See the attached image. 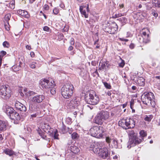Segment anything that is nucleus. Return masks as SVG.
Returning a JSON list of instances; mask_svg holds the SVG:
<instances>
[{"mask_svg": "<svg viewBox=\"0 0 160 160\" xmlns=\"http://www.w3.org/2000/svg\"><path fill=\"white\" fill-rule=\"evenodd\" d=\"M141 97V100L143 103L148 106H151L154 107L155 105V102L153 100L154 96L153 93L151 92H143Z\"/></svg>", "mask_w": 160, "mask_h": 160, "instance_id": "f257e3e1", "label": "nucleus"}, {"mask_svg": "<svg viewBox=\"0 0 160 160\" xmlns=\"http://www.w3.org/2000/svg\"><path fill=\"white\" fill-rule=\"evenodd\" d=\"M74 88L73 85L71 83L65 84L61 88L62 95L65 98H69L72 95Z\"/></svg>", "mask_w": 160, "mask_h": 160, "instance_id": "f03ea898", "label": "nucleus"}, {"mask_svg": "<svg viewBox=\"0 0 160 160\" xmlns=\"http://www.w3.org/2000/svg\"><path fill=\"white\" fill-rule=\"evenodd\" d=\"M85 99L87 103L92 105L97 104L99 101L98 96L93 91L90 92L88 94L85 95Z\"/></svg>", "mask_w": 160, "mask_h": 160, "instance_id": "7ed1b4c3", "label": "nucleus"}, {"mask_svg": "<svg viewBox=\"0 0 160 160\" xmlns=\"http://www.w3.org/2000/svg\"><path fill=\"white\" fill-rule=\"evenodd\" d=\"M118 125L123 129H127L133 128L135 126V122L133 119L127 118L120 120Z\"/></svg>", "mask_w": 160, "mask_h": 160, "instance_id": "20e7f679", "label": "nucleus"}, {"mask_svg": "<svg viewBox=\"0 0 160 160\" xmlns=\"http://www.w3.org/2000/svg\"><path fill=\"white\" fill-rule=\"evenodd\" d=\"M44 99V97L42 95H38L34 96L31 99V101L33 103H30L29 104V109L31 111H36L39 108L36 103L41 102Z\"/></svg>", "mask_w": 160, "mask_h": 160, "instance_id": "39448f33", "label": "nucleus"}, {"mask_svg": "<svg viewBox=\"0 0 160 160\" xmlns=\"http://www.w3.org/2000/svg\"><path fill=\"white\" fill-rule=\"evenodd\" d=\"M129 139L127 143V148L129 149L135 145L139 144L138 139L137 137V133L132 130L129 132Z\"/></svg>", "mask_w": 160, "mask_h": 160, "instance_id": "423d86ee", "label": "nucleus"}, {"mask_svg": "<svg viewBox=\"0 0 160 160\" xmlns=\"http://www.w3.org/2000/svg\"><path fill=\"white\" fill-rule=\"evenodd\" d=\"M91 135L97 138H100L103 135L104 130L102 127L99 126H94L90 130Z\"/></svg>", "mask_w": 160, "mask_h": 160, "instance_id": "0eeeda50", "label": "nucleus"}, {"mask_svg": "<svg viewBox=\"0 0 160 160\" xmlns=\"http://www.w3.org/2000/svg\"><path fill=\"white\" fill-rule=\"evenodd\" d=\"M109 117V113L106 111H102L97 113L96 117L95 122L102 125L103 122Z\"/></svg>", "mask_w": 160, "mask_h": 160, "instance_id": "6e6552de", "label": "nucleus"}, {"mask_svg": "<svg viewBox=\"0 0 160 160\" xmlns=\"http://www.w3.org/2000/svg\"><path fill=\"white\" fill-rule=\"evenodd\" d=\"M90 150H92L95 153L98 154L100 157L103 159H105L108 158L110 153L108 148L105 147L101 148H93V149H90Z\"/></svg>", "mask_w": 160, "mask_h": 160, "instance_id": "1a4fd4ad", "label": "nucleus"}, {"mask_svg": "<svg viewBox=\"0 0 160 160\" xmlns=\"http://www.w3.org/2000/svg\"><path fill=\"white\" fill-rule=\"evenodd\" d=\"M11 91L9 87L2 86L0 88V96L2 99L7 100L11 96Z\"/></svg>", "mask_w": 160, "mask_h": 160, "instance_id": "9d476101", "label": "nucleus"}, {"mask_svg": "<svg viewBox=\"0 0 160 160\" xmlns=\"http://www.w3.org/2000/svg\"><path fill=\"white\" fill-rule=\"evenodd\" d=\"M39 84L43 88L48 89L53 88L55 86L54 81L51 79H44L41 80Z\"/></svg>", "mask_w": 160, "mask_h": 160, "instance_id": "9b49d317", "label": "nucleus"}, {"mask_svg": "<svg viewBox=\"0 0 160 160\" xmlns=\"http://www.w3.org/2000/svg\"><path fill=\"white\" fill-rule=\"evenodd\" d=\"M142 35L141 36L143 39V42L145 43H148L150 41L149 37V31L148 28H144L142 29Z\"/></svg>", "mask_w": 160, "mask_h": 160, "instance_id": "f8f14e48", "label": "nucleus"}, {"mask_svg": "<svg viewBox=\"0 0 160 160\" xmlns=\"http://www.w3.org/2000/svg\"><path fill=\"white\" fill-rule=\"evenodd\" d=\"M3 109L4 112L9 117L15 111L12 107L7 105L3 106Z\"/></svg>", "mask_w": 160, "mask_h": 160, "instance_id": "ddd939ff", "label": "nucleus"}, {"mask_svg": "<svg viewBox=\"0 0 160 160\" xmlns=\"http://www.w3.org/2000/svg\"><path fill=\"white\" fill-rule=\"evenodd\" d=\"M108 62L105 60H102L100 61L99 64V68L98 70L99 71L102 70H107L108 66Z\"/></svg>", "mask_w": 160, "mask_h": 160, "instance_id": "4468645a", "label": "nucleus"}, {"mask_svg": "<svg viewBox=\"0 0 160 160\" xmlns=\"http://www.w3.org/2000/svg\"><path fill=\"white\" fill-rule=\"evenodd\" d=\"M15 106L18 110L21 111L26 112L27 110L26 106L18 101L16 102Z\"/></svg>", "mask_w": 160, "mask_h": 160, "instance_id": "2eb2a0df", "label": "nucleus"}, {"mask_svg": "<svg viewBox=\"0 0 160 160\" xmlns=\"http://www.w3.org/2000/svg\"><path fill=\"white\" fill-rule=\"evenodd\" d=\"M9 118L11 119L16 120H19L21 119L20 115L15 111L14 112Z\"/></svg>", "mask_w": 160, "mask_h": 160, "instance_id": "dca6fc26", "label": "nucleus"}, {"mask_svg": "<svg viewBox=\"0 0 160 160\" xmlns=\"http://www.w3.org/2000/svg\"><path fill=\"white\" fill-rule=\"evenodd\" d=\"M8 124L7 122L0 120V132L5 131Z\"/></svg>", "mask_w": 160, "mask_h": 160, "instance_id": "f3484780", "label": "nucleus"}, {"mask_svg": "<svg viewBox=\"0 0 160 160\" xmlns=\"http://www.w3.org/2000/svg\"><path fill=\"white\" fill-rule=\"evenodd\" d=\"M40 127L41 128L46 132H47L51 127L48 124L45 123H41L40 124Z\"/></svg>", "mask_w": 160, "mask_h": 160, "instance_id": "a211bd4d", "label": "nucleus"}, {"mask_svg": "<svg viewBox=\"0 0 160 160\" xmlns=\"http://www.w3.org/2000/svg\"><path fill=\"white\" fill-rule=\"evenodd\" d=\"M70 149L71 152L75 154L78 153L80 151L78 147L73 145L70 146Z\"/></svg>", "mask_w": 160, "mask_h": 160, "instance_id": "6ab92c4d", "label": "nucleus"}, {"mask_svg": "<svg viewBox=\"0 0 160 160\" xmlns=\"http://www.w3.org/2000/svg\"><path fill=\"white\" fill-rule=\"evenodd\" d=\"M24 93L27 96L29 97L34 94V92L30 91H28L26 88H25L23 89Z\"/></svg>", "mask_w": 160, "mask_h": 160, "instance_id": "aec40b11", "label": "nucleus"}, {"mask_svg": "<svg viewBox=\"0 0 160 160\" xmlns=\"http://www.w3.org/2000/svg\"><path fill=\"white\" fill-rule=\"evenodd\" d=\"M111 30L110 33L112 34H114L118 30V27L117 24L116 23L113 24V26L111 27Z\"/></svg>", "mask_w": 160, "mask_h": 160, "instance_id": "412c9836", "label": "nucleus"}, {"mask_svg": "<svg viewBox=\"0 0 160 160\" xmlns=\"http://www.w3.org/2000/svg\"><path fill=\"white\" fill-rule=\"evenodd\" d=\"M17 13H18V14L21 15V16L23 17H27V15H28V12L26 11L23 10H18L17 11Z\"/></svg>", "mask_w": 160, "mask_h": 160, "instance_id": "4be33fe9", "label": "nucleus"}, {"mask_svg": "<svg viewBox=\"0 0 160 160\" xmlns=\"http://www.w3.org/2000/svg\"><path fill=\"white\" fill-rule=\"evenodd\" d=\"M79 9L81 14L84 15L85 18H87L88 17V15L86 13V10L83 9L82 7L80 6Z\"/></svg>", "mask_w": 160, "mask_h": 160, "instance_id": "5701e85b", "label": "nucleus"}, {"mask_svg": "<svg viewBox=\"0 0 160 160\" xmlns=\"http://www.w3.org/2000/svg\"><path fill=\"white\" fill-rule=\"evenodd\" d=\"M103 145V143L102 142H99L97 143V146L95 147V148H93L94 147V145H91L90 148H102V147Z\"/></svg>", "mask_w": 160, "mask_h": 160, "instance_id": "b1692460", "label": "nucleus"}, {"mask_svg": "<svg viewBox=\"0 0 160 160\" xmlns=\"http://www.w3.org/2000/svg\"><path fill=\"white\" fill-rule=\"evenodd\" d=\"M112 145L113 148H118V143L117 140L115 139H112Z\"/></svg>", "mask_w": 160, "mask_h": 160, "instance_id": "393cba45", "label": "nucleus"}, {"mask_svg": "<svg viewBox=\"0 0 160 160\" xmlns=\"http://www.w3.org/2000/svg\"><path fill=\"white\" fill-rule=\"evenodd\" d=\"M55 130L56 129H54L53 128H51V127L48 130L47 132L48 134L51 137H53L54 133L55 132Z\"/></svg>", "mask_w": 160, "mask_h": 160, "instance_id": "a878e982", "label": "nucleus"}, {"mask_svg": "<svg viewBox=\"0 0 160 160\" xmlns=\"http://www.w3.org/2000/svg\"><path fill=\"white\" fill-rule=\"evenodd\" d=\"M147 132L144 130H141V137L142 139H141V142L144 140V137L147 136Z\"/></svg>", "mask_w": 160, "mask_h": 160, "instance_id": "bb28decb", "label": "nucleus"}, {"mask_svg": "<svg viewBox=\"0 0 160 160\" xmlns=\"http://www.w3.org/2000/svg\"><path fill=\"white\" fill-rule=\"evenodd\" d=\"M11 17V14L10 13L6 14L4 18V21L5 22H8Z\"/></svg>", "mask_w": 160, "mask_h": 160, "instance_id": "cd10ccee", "label": "nucleus"}, {"mask_svg": "<svg viewBox=\"0 0 160 160\" xmlns=\"http://www.w3.org/2000/svg\"><path fill=\"white\" fill-rule=\"evenodd\" d=\"M5 153L10 156L13 155L14 154L13 152L9 149H6L4 151Z\"/></svg>", "mask_w": 160, "mask_h": 160, "instance_id": "c85d7f7f", "label": "nucleus"}, {"mask_svg": "<svg viewBox=\"0 0 160 160\" xmlns=\"http://www.w3.org/2000/svg\"><path fill=\"white\" fill-rule=\"evenodd\" d=\"M152 118L153 116L152 115H146L144 119V120L146 121L150 122L151 121Z\"/></svg>", "mask_w": 160, "mask_h": 160, "instance_id": "c756f323", "label": "nucleus"}, {"mask_svg": "<svg viewBox=\"0 0 160 160\" xmlns=\"http://www.w3.org/2000/svg\"><path fill=\"white\" fill-rule=\"evenodd\" d=\"M121 23L124 24L126 23L127 20L125 17H122L117 19Z\"/></svg>", "mask_w": 160, "mask_h": 160, "instance_id": "7c9ffc66", "label": "nucleus"}, {"mask_svg": "<svg viewBox=\"0 0 160 160\" xmlns=\"http://www.w3.org/2000/svg\"><path fill=\"white\" fill-rule=\"evenodd\" d=\"M152 2L155 3V6L160 7V0H152Z\"/></svg>", "mask_w": 160, "mask_h": 160, "instance_id": "2f4dec72", "label": "nucleus"}, {"mask_svg": "<svg viewBox=\"0 0 160 160\" xmlns=\"http://www.w3.org/2000/svg\"><path fill=\"white\" fill-rule=\"evenodd\" d=\"M145 77H141V86H144L145 82Z\"/></svg>", "mask_w": 160, "mask_h": 160, "instance_id": "473e14b6", "label": "nucleus"}, {"mask_svg": "<svg viewBox=\"0 0 160 160\" xmlns=\"http://www.w3.org/2000/svg\"><path fill=\"white\" fill-rule=\"evenodd\" d=\"M58 131L57 130H55V131L52 137H53L54 139H58Z\"/></svg>", "mask_w": 160, "mask_h": 160, "instance_id": "72a5a7b5", "label": "nucleus"}, {"mask_svg": "<svg viewBox=\"0 0 160 160\" xmlns=\"http://www.w3.org/2000/svg\"><path fill=\"white\" fill-rule=\"evenodd\" d=\"M2 45L4 47L8 48L9 47L10 45L7 41H5L3 42Z\"/></svg>", "mask_w": 160, "mask_h": 160, "instance_id": "f704fd0d", "label": "nucleus"}, {"mask_svg": "<svg viewBox=\"0 0 160 160\" xmlns=\"http://www.w3.org/2000/svg\"><path fill=\"white\" fill-rule=\"evenodd\" d=\"M155 72L156 74L160 73V66H158L156 67L155 70Z\"/></svg>", "mask_w": 160, "mask_h": 160, "instance_id": "c9c22d12", "label": "nucleus"}, {"mask_svg": "<svg viewBox=\"0 0 160 160\" xmlns=\"http://www.w3.org/2000/svg\"><path fill=\"white\" fill-rule=\"evenodd\" d=\"M78 137V135L76 132H74L72 134V137L73 139H77Z\"/></svg>", "mask_w": 160, "mask_h": 160, "instance_id": "e433bc0d", "label": "nucleus"}, {"mask_svg": "<svg viewBox=\"0 0 160 160\" xmlns=\"http://www.w3.org/2000/svg\"><path fill=\"white\" fill-rule=\"evenodd\" d=\"M36 62H33L29 64L30 68H34L36 67Z\"/></svg>", "mask_w": 160, "mask_h": 160, "instance_id": "4c0bfd02", "label": "nucleus"}, {"mask_svg": "<svg viewBox=\"0 0 160 160\" xmlns=\"http://www.w3.org/2000/svg\"><path fill=\"white\" fill-rule=\"evenodd\" d=\"M6 52L4 51H2L0 52V59H2V57L6 54Z\"/></svg>", "mask_w": 160, "mask_h": 160, "instance_id": "58836bf2", "label": "nucleus"}, {"mask_svg": "<svg viewBox=\"0 0 160 160\" xmlns=\"http://www.w3.org/2000/svg\"><path fill=\"white\" fill-rule=\"evenodd\" d=\"M5 27L6 29L8 31L9 30V24L8 22H5Z\"/></svg>", "mask_w": 160, "mask_h": 160, "instance_id": "ea45409f", "label": "nucleus"}, {"mask_svg": "<svg viewBox=\"0 0 160 160\" xmlns=\"http://www.w3.org/2000/svg\"><path fill=\"white\" fill-rule=\"evenodd\" d=\"M69 26L68 25H66L62 30L63 32H67L69 29Z\"/></svg>", "mask_w": 160, "mask_h": 160, "instance_id": "a19ab883", "label": "nucleus"}, {"mask_svg": "<svg viewBox=\"0 0 160 160\" xmlns=\"http://www.w3.org/2000/svg\"><path fill=\"white\" fill-rule=\"evenodd\" d=\"M38 134L42 137V138L43 139H45V138L46 136L41 131H39V130L38 131Z\"/></svg>", "mask_w": 160, "mask_h": 160, "instance_id": "79ce46f5", "label": "nucleus"}, {"mask_svg": "<svg viewBox=\"0 0 160 160\" xmlns=\"http://www.w3.org/2000/svg\"><path fill=\"white\" fill-rule=\"evenodd\" d=\"M133 36V34L129 32H127L126 35V38H131Z\"/></svg>", "mask_w": 160, "mask_h": 160, "instance_id": "37998d69", "label": "nucleus"}, {"mask_svg": "<svg viewBox=\"0 0 160 160\" xmlns=\"http://www.w3.org/2000/svg\"><path fill=\"white\" fill-rule=\"evenodd\" d=\"M51 88L50 90L51 93L52 95H54L56 93L55 89L54 88V87H53V88Z\"/></svg>", "mask_w": 160, "mask_h": 160, "instance_id": "c03bdc74", "label": "nucleus"}, {"mask_svg": "<svg viewBox=\"0 0 160 160\" xmlns=\"http://www.w3.org/2000/svg\"><path fill=\"white\" fill-rule=\"evenodd\" d=\"M59 9L57 8H55L53 10V13L55 15L57 14L59 12Z\"/></svg>", "mask_w": 160, "mask_h": 160, "instance_id": "a18cd8bd", "label": "nucleus"}, {"mask_svg": "<svg viewBox=\"0 0 160 160\" xmlns=\"http://www.w3.org/2000/svg\"><path fill=\"white\" fill-rule=\"evenodd\" d=\"M104 85L105 87L108 89H110L111 88V85L108 83L105 82L104 83Z\"/></svg>", "mask_w": 160, "mask_h": 160, "instance_id": "49530a36", "label": "nucleus"}, {"mask_svg": "<svg viewBox=\"0 0 160 160\" xmlns=\"http://www.w3.org/2000/svg\"><path fill=\"white\" fill-rule=\"evenodd\" d=\"M152 14L155 17V18H156L158 16V13L154 10L152 11Z\"/></svg>", "mask_w": 160, "mask_h": 160, "instance_id": "de8ad7c7", "label": "nucleus"}, {"mask_svg": "<svg viewBox=\"0 0 160 160\" xmlns=\"http://www.w3.org/2000/svg\"><path fill=\"white\" fill-rule=\"evenodd\" d=\"M106 142L109 144L112 142V140L109 137H107L106 138Z\"/></svg>", "mask_w": 160, "mask_h": 160, "instance_id": "09e8293b", "label": "nucleus"}, {"mask_svg": "<svg viewBox=\"0 0 160 160\" xmlns=\"http://www.w3.org/2000/svg\"><path fill=\"white\" fill-rule=\"evenodd\" d=\"M123 15H122V13H118V14H116L114 16V17L115 18H119V17H121L122 16H123Z\"/></svg>", "mask_w": 160, "mask_h": 160, "instance_id": "8fccbe9b", "label": "nucleus"}, {"mask_svg": "<svg viewBox=\"0 0 160 160\" xmlns=\"http://www.w3.org/2000/svg\"><path fill=\"white\" fill-rule=\"evenodd\" d=\"M49 29H50L47 26H44L43 28V30H44V31H47V32L49 31Z\"/></svg>", "mask_w": 160, "mask_h": 160, "instance_id": "3c124183", "label": "nucleus"}, {"mask_svg": "<svg viewBox=\"0 0 160 160\" xmlns=\"http://www.w3.org/2000/svg\"><path fill=\"white\" fill-rule=\"evenodd\" d=\"M44 8L45 10H48L49 8V7L48 5L45 4L44 6Z\"/></svg>", "mask_w": 160, "mask_h": 160, "instance_id": "603ef678", "label": "nucleus"}, {"mask_svg": "<svg viewBox=\"0 0 160 160\" xmlns=\"http://www.w3.org/2000/svg\"><path fill=\"white\" fill-rule=\"evenodd\" d=\"M70 44L72 45H73L74 44V40L73 38H71L70 40Z\"/></svg>", "mask_w": 160, "mask_h": 160, "instance_id": "864d4df0", "label": "nucleus"}, {"mask_svg": "<svg viewBox=\"0 0 160 160\" xmlns=\"http://www.w3.org/2000/svg\"><path fill=\"white\" fill-rule=\"evenodd\" d=\"M135 47V45L133 43H131L129 45V48L131 49H133Z\"/></svg>", "mask_w": 160, "mask_h": 160, "instance_id": "5fc2aeb1", "label": "nucleus"}, {"mask_svg": "<svg viewBox=\"0 0 160 160\" xmlns=\"http://www.w3.org/2000/svg\"><path fill=\"white\" fill-rule=\"evenodd\" d=\"M59 6L63 9H64L65 6L64 5L63 3H61L60 4Z\"/></svg>", "mask_w": 160, "mask_h": 160, "instance_id": "6e6d98bb", "label": "nucleus"}, {"mask_svg": "<svg viewBox=\"0 0 160 160\" xmlns=\"http://www.w3.org/2000/svg\"><path fill=\"white\" fill-rule=\"evenodd\" d=\"M30 55L31 57L33 58L34 56V53L33 52H31L30 53Z\"/></svg>", "mask_w": 160, "mask_h": 160, "instance_id": "4d7b16f0", "label": "nucleus"}, {"mask_svg": "<svg viewBox=\"0 0 160 160\" xmlns=\"http://www.w3.org/2000/svg\"><path fill=\"white\" fill-rule=\"evenodd\" d=\"M26 49H28L29 50H30L31 49V47L30 46L27 45L26 46Z\"/></svg>", "mask_w": 160, "mask_h": 160, "instance_id": "13d9d810", "label": "nucleus"}, {"mask_svg": "<svg viewBox=\"0 0 160 160\" xmlns=\"http://www.w3.org/2000/svg\"><path fill=\"white\" fill-rule=\"evenodd\" d=\"M68 132L69 134H71L72 132V128H68Z\"/></svg>", "mask_w": 160, "mask_h": 160, "instance_id": "bf43d9fd", "label": "nucleus"}, {"mask_svg": "<svg viewBox=\"0 0 160 160\" xmlns=\"http://www.w3.org/2000/svg\"><path fill=\"white\" fill-rule=\"evenodd\" d=\"M37 115H38V114L37 113H36L35 114L31 115V117L32 118H35V117H36L37 116Z\"/></svg>", "mask_w": 160, "mask_h": 160, "instance_id": "052dcab7", "label": "nucleus"}, {"mask_svg": "<svg viewBox=\"0 0 160 160\" xmlns=\"http://www.w3.org/2000/svg\"><path fill=\"white\" fill-rule=\"evenodd\" d=\"M9 7L11 9H13L14 8L15 5L9 4Z\"/></svg>", "mask_w": 160, "mask_h": 160, "instance_id": "680f3d73", "label": "nucleus"}, {"mask_svg": "<svg viewBox=\"0 0 160 160\" xmlns=\"http://www.w3.org/2000/svg\"><path fill=\"white\" fill-rule=\"evenodd\" d=\"M119 8H122L124 7V4H120L119 5Z\"/></svg>", "mask_w": 160, "mask_h": 160, "instance_id": "e2e57ef3", "label": "nucleus"}, {"mask_svg": "<svg viewBox=\"0 0 160 160\" xmlns=\"http://www.w3.org/2000/svg\"><path fill=\"white\" fill-rule=\"evenodd\" d=\"M73 49V47L71 46H70L68 48V50L69 51H71Z\"/></svg>", "mask_w": 160, "mask_h": 160, "instance_id": "0e129e2a", "label": "nucleus"}, {"mask_svg": "<svg viewBox=\"0 0 160 160\" xmlns=\"http://www.w3.org/2000/svg\"><path fill=\"white\" fill-rule=\"evenodd\" d=\"M118 39L121 41H124L125 39L123 38H119Z\"/></svg>", "mask_w": 160, "mask_h": 160, "instance_id": "69168bd1", "label": "nucleus"}, {"mask_svg": "<svg viewBox=\"0 0 160 160\" xmlns=\"http://www.w3.org/2000/svg\"><path fill=\"white\" fill-rule=\"evenodd\" d=\"M87 107L88 108H89L90 110H92L93 108V107L92 106L88 105L87 106Z\"/></svg>", "mask_w": 160, "mask_h": 160, "instance_id": "338daca9", "label": "nucleus"}, {"mask_svg": "<svg viewBox=\"0 0 160 160\" xmlns=\"http://www.w3.org/2000/svg\"><path fill=\"white\" fill-rule=\"evenodd\" d=\"M155 78L157 79L160 80V76H156Z\"/></svg>", "mask_w": 160, "mask_h": 160, "instance_id": "774afa93", "label": "nucleus"}]
</instances>
